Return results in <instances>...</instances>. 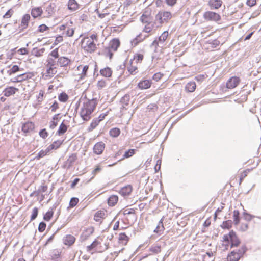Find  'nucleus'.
<instances>
[{
	"instance_id": "obj_1",
	"label": "nucleus",
	"mask_w": 261,
	"mask_h": 261,
	"mask_svg": "<svg viewBox=\"0 0 261 261\" xmlns=\"http://www.w3.org/2000/svg\"><path fill=\"white\" fill-rule=\"evenodd\" d=\"M240 244L241 241L236 232L231 230L228 234L223 235L219 247L222 251H226L229 248L238 247Z\"/></svg>"
},
{
	"instance_id": "obj_2",
	"label": "nucleus",
	"mask_w": 261,
	"mask_h": 261,
	"mask_svg": "<svg viewBox=\"0 0 261 261\" xmlns=\"http://www.w3.org/2000/svg\"><path fill=\"white\" fill-rule=\"evenodd\" d=\"M83 100L80 115L84 121H87L91 118V115L97 105V100L96 98L88 99L85 98Z\"/></svg>"
},
{
	"instance_id": "obj_3",
	"label": "nucleus",
	"mask_w": 261,
	"mask_h": 261,
	"mask_svg": "<svg viewBox=\"0 0 261 261\" xmlns=\"http://www.w3.org/2000/svg\"><path fill=\"white\" fill-rule=\"evenodd\" d=\"M113 237L112 234H109L107 232L103 233L98 236L94 241H97V246L99 247H102V244H103L104 247L102 248V251H105L108 249L110 245V241H111Z\"/></svg>"
},
{
	"instance_id": "obj_4",
	"label": "nucleus",
	"mask_w": 261,
	"mask_h": 261,
	"mask_svg": "<svg viewBox=\"0 0 261 261\" xmlns=\"http://www.w3.org/2000/svg\"><path fill=\"white\" fill-rule=\"evenodd\" d=\"M247 250L245 246H242L237 250H233L229 253L227 257V261H239Z\"/></svg>"
},
{
	"instance_id": "obj_5",
	"label": "nucleus",
	"mask_w": 261,
	"mask_h": 261,
	"mask_svg": "<svg viewBox=\"0 0 261 261\" xmlns=\"http://www.w3.org/2000/svg\"><path fill=\"white\" fill-rule=\"evenodd\" d=\"M120 44V41L117 38L113 39L109 43V47L105 49L106 56L111 59L113 56V51H116Z\"/></svg>"
},
{
	"instance_id": "obj_6",
	"label": "nucleus",
	"mask_w": 261,
	"mask_h": 261,
	"mask_svg": "<svg viewBox=\"0 0 261 261\" xmlns=\"http://www.w3.org/2000/svg\"><path fill=\"white\" fill-rule=\"evenodd\" d=\"M171 18L172 14L170 12L160 11L155 16V23L159 27L163 23L167 22Z\"/></svg>"
},
{
	"instance_id": "obj_7",
	"label": "nucleus",
	"mask_w": 261,
	"mask_h": 261,
	"mask_svg": "<svg viewBox=\"0 0 261 261\" xmlns=\"http://www.w3.org/2000/svg\"><path fill=\"white\" fill-rule=\"evenodd\" d=\"M82 45L84 50L89 53L94 51L96 48L94 41H91L88 37H85L82 41Z\"/></svg>"
},
{
	"instance_id": "obj_8",
	"label": "nucleus",
	"mask_w": 261,
	"mask_h": 261,
	"mask_svg": "<svg viewBox=\"0 0 261 261\" xmlns=\"http://www.w3.org/2000/svg\"><path fill=\"white\" fill-rule=\"evenodd\" d=\"M204 19L207 21L217 22L221 20L220 15L214 12L206 11L203 15Z\"/></svg>"
},
{
	"instance_id": "obj_9",
	"label": "nucleus",
	"mask_w": 261,
	"mask_h": 261,
	"mask_svg": "<svg viewBox=\"0 0 261 261\" xmlns=\"http://www.w3.org/2000/svg\"><path fill=\"white\" fill-rule=\"evenodd\" d=\"M107 211L105 209H102L97 211L94 215L93 219L97 222L101 223L103 220L107 217Z\"/></svg>"
},
{
	"instance_id": "obj_10",
	"label": "nucleus",
	"mask_w": 261,
	"mask_h": 261,
	"mask_svg": "<svg viewBox=\"0 0 261 261\" xmlns=\"http://www.w3.org/2000/svg\"><path fill=\"white\" fill-rule=\"evenodd\" d=\"M240 80L237 76H232L226 82V87L228 89H233L237 86L239 84Z\"/></svg>"
},
{
	"instance_id": "obj_11",
	"label": "nucleus",
	"mask_w": 261,
	"mask_h": 261,
	"mask_svg": "<svg viewBox=\"0 0 261 261\" xmlns=\"http://www.w3.org/2000/svg\"><path fill=\"white\" fill-rule=\"evenodd\" d=\"M34 128L35 125L33 122H27L22 124L21 130L24 133L28 134L32 133Z\"/></svg>"
},
{
	"instance_id": "obj_12",
	"label": "nucleus",
	"mask_w": 261,
	"mask_h": 261,
	"mask_svg": "<svg viewBox=\"0 0 261 261\" xmlns=\"http://www.w3.org/2000/svg\"><path fill=\"white\" fill-rule=\"evenodd\" d=\"M133 191V187L131 185H128L122 187L119 191V193L123 196H128Z\"/></svg>"
},
{
	"instance_id": "obj_13",
	"label": "nucleus",
	"mask_w": 261,
	"mask_h": 261,
	"mask_svg": "<svg viewBox=\"0 0 261 261\" xmlns=\"http://www.w3.org/2000/svg\"><path fill=\"white\" fill-rule=\"evenodd\" d=\"M94 228L93 227H89L85 229L82 234L81 235V238L83 240H86L94 232Z\"/></svg>"
},
{
	"instance_id": "obj_14",
	"label": "nucleus",
	"mask_w": 261,
	"mask_h": 261,
	"mask_svg": "<svg viewBox=\"0 0 261 261\" xmlns=\"http://www.w3.org/2000/svg\"><path fill=\"white\" fill-rule=\"evenodd\" d=\"M18 89L14 87L10 86L6 88L3 91V93L4 96L6 97L10 96L13 94H14Z\"/></svg>"
},
{
	"instance_id": "obj_15",
	"label": "nucleus",
	"mask_w": 261,
	"mask_h": 261,
	"mask_svg": "<svg viewBox=\"0 0 261 261\" xmlns=\"http://www.w3.org/2000/svg\"><path fill=\"white\" fill-rule=\"evenodd\" d=\"M75 240L76 239L73 236L68 234L64 237L63 243L65 245L70 246L74 243Z\"/></svg>"
},
{
	"instance_id": "obj_16",
	"label": "nucleus",
	"mask_w": 261,
	"mask_h": 261,
	"mask_svg": "<svg viewBox=\"0 0 261 261\" xmlns=\"http://www.w3.org/2000/svg\"><path fill=\"white\" fill-rule=\"evenodd\" d=\"M163 217L161 218L156 228L154 230V232L159 235L162 234L165 230V227L163 224Z\"/></svg>"
},
{
	"instance_id": "obj_17",
	"label": "nucleus",
	"mask_w": 261,
	"mask_h": 261,
	"mask_svg": "<svg viewBox=\"0 0 261 261\" xmlns=\"http://www.w3.org/2000/svg\"><path fill=\"white\" fill-rule=\"evenodd\" d=\"M222 4L221 0H209L208 2L211 9H218L221 6Z\"/></svg>"
},
{
	"instance_id": "obj_18",
	"label": "nucleus",
	"mask_w": 261,
	"mask_h": 261,
	"mask_svg": "<svg viewBox=\"0 0 261 261\" xmlns=\"http://www.w3.org/2000/svg\"><path fill=\"white\" fill-rule=\"evenodd\" d=\"M129 240V237L125 233H121L119 235L118 243L126 245Z\"/></svg>"
},
{
	"instance_id": "obj_19",
	"label": "nucleus",
	"mask_w": 261,
	"mask_h": 261,
	"mask_svg": "<svg viewBox=\"0 0 261 261\" xmlns=\"http://www.w3.org/2000/svg\"><path fill=\"white\" fill-rule=\"evenodd\" d=\"M30 19V16L29 14H26L23 16L21 22V26L19 27V28H22L21 29H20V31H22L23 29H25L28 27V22Z\"/></svg>"
},
{
	"instance_id": "obj_20",
	"label": "nucleus",
	"mask_w": 261,
	"mask_h": 261,
	"mask_svg": "<svg viewBox=\"0 0 261 261\" xmlns=\"http://www.w3.org/2000/svg\"><path fill=\"white\" fill-rule=\"evenodd\" d=\"M151 84V82L150 81L145 80L140 81L138 83V86L140 89H146L150 87Z\"/></svg>"
},
{
	"instance_id": "obj_21",
	"label": "nucleus",
	"mask_w": 261,
	"mask_h": 261,
	"mask_svg": "<svg viewBox=\"0 0 261 261\" xmlns=\"http://www.w3.org/2000/svg\"><path fill=\"white\" fill-rule=\"evenodd\" d=\"M79 5L75 0H69L68 2V8L69 10L74 11L78 9Z\"/></svg>"
},
{
	"instance_id": "obj_22",
	"label": "nucleus",
	"mask_w": 261,
	"mask_h": 261,
	"mask_svg": "<svg viewBox=\"0 0 261 261\" xmlns=\"http://www.w3.org/2000/svg\"><path fill=\"white\" fill-rule=\"evenodd\" d=\"M100 73L103 76L110 77L112 74V70L110 67H107L100 69Z\"/></svg>"
},
{
	"instance_id": "obj_23",
	"label": "nucleus",
	"mask_w": 261,
	"mask_h": 261,
	"mask_svg": "<svg viewBox=\"0 0 261 261\" xmlns=\"http://www.w3.org/2000/svg\"><path fill=\"white\" fill-rule=\"evenodd\" d=\"M70 62V60L65 57L59 58L58 63L61 67H65L68 65Z\"/></svg>"
},
{
	"instance_id": "obj_24",
	"label": "nucleus",
	"mask_w": 261,
	"mask_h": 261,
	"mask_svg": "<svg viewBox=\"0 0 261 261\" xmlns=\"http://www.w3.org/2000/svg\"><path fill=\"white\" fill-rule=\"evenodd\" d=\"M43 11L41 7H36L32 9L31 15L33 17L36 18L41 15Z\"/></svg>"
},
{
	"instance_id": "obj_25",
	"label": "nucleus",
	"mask_w": 261,
	"mask_h": 261,
	"mask_svg": "<svg viewBox=\"0 0 261 261\" xmlns=\"http://www.w3.org/2000/svg\"><path fill=\"white\" fill-rule=\"evenodd\" d=\"M168 36V31H164L161 36H160L157 39L159 42L160 43L161 47H163L164 46V43L165 41L167 39Z\"/></svg>"
},
{
	"instance_id": "obj_26",
	"label": "nucleus",
	"mask_w": 261,
	"mask_h": 261,
	"mask_svg": "<svg viewBox=\"0 0 261 261\" xmlns=\"http://www.w3.org/2000/svg\"><path fill=\"white\" fill-rule=\"evenodd\" d=\"M147 36H146V35L143 36L141 34H139L131 41L132 45H134V46L137 45L140 42H141L142 41H143L145 38V37H146Z\"/></svg>"
},
{
	"instance_id": "obj_27",
	"label": "nucleus",
	"mask_w": 261,
	"mask_h": 261,
	"mask_svg": "<svg viewBox=\"0 0 261 261\" xmlns=\"http://www.w3.org/2000/svg\"><path fill=\"white\" fill-rule=\"evenodd\" d=\"M130 100V96L129 94H125L121 99L120 102L122 103V106L123 109H126V106H128Z\"/></svg>"
},
{
	"instance_id": "obj_28",
	"label": "nucleus",
	"mask_w": 261,
	"mask_h": 261,
	"mask_svg": "<svg viewBox=\"0 0 261 261\" xmlns=\"http://www.w3.org/2000/svg\"><path fill=\"white\" fill-rule=\"evenodd\" d=\"M118 201V197L117 195H111L108 200V204L110 206H114Z\"/></svg>"
},
{
	"instance_id": "obj_29",
	"label": "nucleus",
	"mask_w": 261,
	"mask_h": 261,
	"mask_svg": "<svg viewBox=\"0 0 261 261\" xmlns=\"http://www.w3.org/2000/svg\"><path fill=\"white\" fill-rule=\"evenodd\" d=\"M143 23H146L148 24H150L152 21V18L149 14H147L146 12L144 13L140 18Z\"/></svg>"
},
{
	"instance_id": "obj_30",
	"label": "nucleus",
	"mask_w": 261,
	"mask_h": 261,
	"mask_svg": "<svg viewBox=\"0 0 261 261\" xmlns=\"http://www.w3.org/2000/svg\"><path fill=\"white\" fill-rule=\"evenodd\" d=\"M185 88L188 92H192L196 89V84L194 82H190L187 84Z\"/></svg>"
},
{
	"instance_id": "obj_31",
	"label": "nucleus",
	"mask_w": 261,
	"mask_h": 261,
	"mask_svg": "<svg viewBox=\"0 0 261 261\" xmlns=\"http://www.w3.org/2000/svg\"><path fill=\"white\" fill-rule=\"evenodd\" d=\"M54 211L53 208L49 210L43 216V219L46 221L50 220L54 215Z\"/></svg>"
},
{
	"instance_id": "obj_32",
	"label": "nucleus",
	"mask_w": 261,
	"mask_h": 261,
	"mask_svg": "<svg viewBox=\"0 0 261 261\" xmlns=\"http://www.w3.org/2000/svg\"><path fill=\"white\" fill-rule=\"evenodd\" d=\"M109 134L113 137H117L120 134V130L117 127L113 128L110 130Z\"/></svg>"
},
{
	"instance_id": "obj_33",
	"label": "nucleus",
	"mask_w": 261,
	"mask_h": 261,
	"mask_svg": "<svg viewBox=\"0 0 261 261\" xmlns=\"http://www.w3.org/2000/svg\"><path fill=\"white\" fill-rule=\"evenodd\" d=\"M67 129V126L63 122L60 125L59 128L57 131V134L59 135H61L64 134Z\"/></svg>"
},
{
	"instance_id": "obj_34",
	"label": "nucleus",
	"mask_w": 261,
	"mask_h": 261,
	"mask_svg": "<svg viewBox=\"0 0 261 261\" xmlns=\"http://www.w3.org/2000/svg\"><path fill=\"white\" fill-rule=\"evenodd\" d=\"M100 121L97 118H94V119H93L92 122L91 123V124L90 125L88 130L89 131H91L93 129H94L98 125V124L100 123Z\"/></svg>"
},
{
	"instance_id": "obj_35",
	"label": "nucleus",
	"mask_w": 261,
	"mask_h": 261,
	"mask_svg": "<svg viewBox=\"0 0 261 261\" xmlns=\"http://www.w3.org/2000/svg\"><path fill=\"white\" fill-rule=\"evenodd\" d=\"M49 151L48 149H46L45 150H41L36 156L33 158V160H39L40 158H42L45 156L47 153Z\"/></svg>"
},
{
	"instance_id": "obj_36",
	"label": "nucleus",
	"mask_w": 261,
	"mask_h": 261,
	"mask_svg": "<svg viewBox=\"0 0 261 261\" xmlns=\"http://www.w3.org/2000/svg\"><path fill=\"white\" fill-rule=\"evenodd\" d=\"M223 229H230L232 226V222L231 220H228L224 221L221 225Z\"/></svg>"
},
{
	"instance_id": "obj_37",
	"label": "nucleus",
	"mask_w": 261,
	"mask_h": 261,
	"mask_svg": "<svg viewBox=\"0 0 261 261\" xmlns=\"http://www.w3.org/2000/svg\"><path fill=\"white\" fill-rule=\"evenodd\" d=\"M240 213L238 210H234L233 212V222L236 225H237L240 222L239 218Z\"/></svg>"
},
{
	"instance_id": "obj_38",
	"label": "nucleus",
	"mask_w": 261,
	"mask_h": 261,
	"mask_svg": "<svg viewBox=\"0 0 261 261\" xmlns=\"http://www.w3.org/2000/svg\"><path fill=\"white\" fill-rule=\"evenodd\" d=\"M149 250L153 254H158L161 251V247L159 245H153L150 248Z\"/></svg>"
},
{
	"instance_id": "obj_39",
	"label": "nucleus",
	"mask_w": 261,
	"mask_h": 261,
	"mask_svg": "<svg viewBox=\"0 0 261 261\" xmlns=\"http://www.w3.org/2000/svg\"><path fill=\"white\" fill-rule=\"evenodd\" d=\"M79 202V199L78 198H77V197L71 198L70 200V202H69L68 208L74 207Z\"/></svg>"
},
{
	"instance_id": "obj_40",
	"label": "nucleus",
	"mask_w": 261,
	"mask_h": 261,
	"mask_svg": "<svg viewBox=\"0 0 261 261\" xmlns=\"http://www.w3.org/2000/svg\"><path fill=\"white\" fill-rule=\"evenodd\" d=\"M20 70V68L18 65H14L12 66L11 69L8 70L7 73L9 75L15 73Z\"/></svg>"
},
{
	"instance_id": "obj_41",
	"label": "nucleus",
	"mask_w": 261,
	"mask_h": 261,
	"mask_svg": "<svg viewBox=\"0 0 261 261\" xmlns=\"http://www.w3.org/2000/svg\"><path fill=\"white\" fill-rule=\"evenodd\" d=\"M135 150L133 149H129L125 151L122 160L132 156L135 154Z\"/></svg>"
},
{
	"instance_id": "obj_42",
	"label": "nucleus",
	"mask_w": 261,
	"mask_h": 261,
	"mask_svg": "<svg viewBox=\"0 0 261 261\" xmlns=\"http://www.w3.org/2000/svg\"><path fill=\"white\" fill-rule=\"evenodd\" d=\"M97 243H98V242H97V241H94L91 245L86 247L87 251L89 252L91 251L93 249L97 248Z\"/></svg>"
},
{
	"instance_id": "obj_43",
	"label": "nucleus",
	"mask_w": 261,
	"mask_h": 261,
	"mask_svg": "<svg viewBox=\"0 0 261 261\" xmlns=\"http://www.w3.org/2000/svg\"><path fill=\"white\" fill-rule=\"evenodd\" d=\"M68 96L67 94L64 92L61 93L58 97L59 100L61 102H65L68 100Z\"/></svg>"
},
{
	"instance_id": "obj_44",
	"label": "nucleus",
	"mask_w": 261,
	"mask_h": 261,
	"mask_svg": "<svg viewBox=\"0 0 261 261\" xmlns=\"http://www.w3.org/2000/svg\"><path fill=\"white\" fill-rule=\"evenodd\" d=\"M250 171V169H247L243 171L242 173H240V182L239 184H241L243 179L247 176L248 173Z\"/></svg>"
},
{
	"instance_id": "obj_45",
	"label": "nucleus",
	"mask_w": 261,
	"mask_h": 261,
	"mask_svg": "<svg viewBox=\"0 0 261 261\" xmlns=\"http://www.w3.org/2000/svg\"><path fill=\"white\" fill-rule=\"evenodd\" d=\"M38 208L36 207L33 208L32 213L31 216V221L35 220L38 216Z\"/></svg>"
},
{
	"instance_id": "obj_46",
	"label": "nucleus",
	"mask_w": 261,
	"mask_h": 261,
	"mask_svg": "<svg viewBox=\"0 0 261 261\" xmlns=\"http://www.w3.org/2000/svg\"><path fill=\"white\" fill-rule=\"evenodd\" d=\"M47 67H55V65L56 64V61L53 59V58H49L47 60Z\"/></svg>"
},
{
	"instance_id": "obj_47",
	"label": "nucleus",
	"mask_w": 261,
	"mask_h": 261,
	"mask_svg": "<svg viewBox=\"0 0 261 261\" xmlns=\"http://www.w3.org/2000/svg\"><path fill=\"white\" fill-rule=\"evenodd\" d=\"M39 136L43 139H45L47 137L48 134L45 128L41 129L39 132Z\"/></svg>"
},
{
	"instance_id": "obj_48",
	"label": "nucleus",
	"mask_w": 261,
	"mask_h": 261,
	"mask_svg": "<svg viewBox=\"0 0 261 261\" xmlns=\"http://www.w3.org/2000/svg\"><path fill=\"white\" fill-rule=\"evenodd\" d=\"M48 68L47 70V73L49 75H54L56 73V67H47Z\"/></svg>"
},
{
	"instance_id": "obj_49",
	"label": "nucleus",
	"mask_w": 261,
	"mask_h": 261,
	"mask_svg": "<svg viewBox=\"0 0 261 261\" xmlns=\"http://www.w3.org/2000/svg\"><path fill=\"white\" fill-rule=\"evenodd\" d=\"M46 227V225L44 222H40L38 226V231L40 232H43L45 230Z\"/></svg>"
},
{
	"instance_id": "obj_50",
	"label": "nucleus",
	"mask_w": 261,
	"mask_h": 261,
	"mask_svg": "<svg viewBox=\"0 0 261 261\" xmlns=\"http://www.w3.org/2000/svg\"><path fill=\"white\" fill-rule=\"evenodd\" d=\"M22 75V77L23 78V80H27L28 79H31L32 76H33V74L32 73L29 72V73H24L23 74H21Z\"/></svg>"
},
{
	"instance_id": "obj_51",
	"label": "nucleus",
	"mask_w": 261,
	"mask_h": 261,
	"mask_svg": "<svg viewBox=\"0 0 261 261\" xmlns=\"http://www.w3.org/2000/svg\"><path fill=\"white\" fill-rule=\"evenodd\" d=\"M163 76V74H161L160 72H158L155 73L153 76L152 79L155 80V81H159Z\"/></svg>"
},
{
	"instance_id": "obj_52",
	"label": "nucleus",
	"mask_w": 261,
	"mask_h": 261,
	"mask_svg": "<svg viewBox=\"0 0 261 261\" xmlns=\"http://www.w3.org/2000/svg\"><path fill=\"white\" fill-rule=\"evenodd\" d=\"M49 29V28L44 24H41L38 27V31L43 32Z\"/></svg>"
},
{
	"instance_id": "obj_53",
	"label": "nucleus",
	"mask_w": 261,
	"mask_h": 261,
	"mask_svg": "<svg viewBox=\"0 0 261 261\" xmlns=\"http://www.w3.org/2000/svg\"><path fill=\"white\" fill-rule=\"evenodd\" d=\"M158 46H161V45H160V42H159L157 38H156V39H155L153 42L152 43H151V44L150 45V47H154V49H156L157 48V47Z\"/></svg>"
},
{
	"instance_id": "obj_54",
	"label": "nucleus",
	"mask_w": 261,
	"mask_h": 261,
	"mask_svg": "<svg viewBox=\"0 0 261 261\" xmlns=\"http://www.w3.org/2000/svg\"><path fill=\"white\" fill-rule=\"evenodd\" d=\"M161 160H158L156 163V165L154 166V170L155 172H158L161 168Z\"/></svg>"
},
{
	"instance_id": "obj_55",
	"label": "nucleus",
	"mask_w": 261,
	"mask_h": 261,
	"mask_svg": "<svg viewBox=\"0 0 261 261\" xmlns=\"http://www.w3.org/2000/svg\"><path fill=\"white\" fill-rule=\"evenodd\" d=\"M97 85L99 89H101L106 86V82L105 80H100L97 82Z\"/></svg>"
},
{
	"instance_id": "obj_56",
	"label": "nucleus",
	"mask_w": 261,
	"mask_h": 261,
	"mask_svg": "<svg viewBox=\"0 0 261 261\" xmlns=\"http://www.w3.org/2000/svg\"><path fill=\"white\" fill-rule=\"evenodd\" d=\"M220 43V41L217 39L213 40L212 42H210V44L213 48L217 47L218 46H219Z\"/></svg>"
},
{
	"instance_id": "obj_57",
	"label": "nucleus",
	"mask_w": 261,
	"mask_h": 261,
	"mask_svg": "<svg viewBox=\"0 0 261 261\" xmlns=\"http://www.w3.org/2000/svg\"><path fill=\"white\" fill-rule=\"evenodd\" d=\"M143 58V56L142 54H137L135 56L134 60L136 61V62H141Z\"/></svg>"
},
{
	"instance_id": "obj_58",
	"label": "nucleus",
	"mask_w": 261,
	"mask_h": 261,
	"mask_svg": "<svg viewBox=\"0 0 261 261\" xmlns=\"http://www.w3.org/2000/svg\"><path fill=\"white\" fill-rule=\"evenodd\" d=\"M49 55L54 57L55 58H58L59 57L58 49L56 48L53 50L50 54Z\"/></svg>"
},
{
	"instance_id": "obj_59",
	"label": "nucleus",
	"mask_w": 261,
	"mask_h": 261,
	"mask_svg": "<svg viewBox=\"0 0 261 261\" xmlns=\"http://www.w3.org/2000/svg\"><path fill=\"white\" fill-rule=\"evenodd\" d=\"M63 37L62 36H60V35H58L56 38V39H55V41L54 42V45H57L58 44H59V43L63 41Z\"/></svg>"
},
{
	"instance_id": "obj_60",
	"label": "nucleus",
	"mask_w": 261,
	"mask_h": 261,
	"mask_svg": "<svg viewBox=\"0 0 261 261\" xmlns=\"http://www.w3.org/2000/svg\"><path fill=\"white\" fill-rule=\"evenodd\" d=\"M51 111L52 112H55L58 108V103L56 101H55L52 105L50 106Z\"/></svg>"
},
{
	"instance_id": "obj_61",
	"label": "nucleus",
	"mask_w": 261,
	"mask_h": 261,
	"mask_svg": "<svg viewBox=\"0 0 261 261\" xmlns=\"http://www.w3.org/2000/svg\"><path fill=\"white\" fill-rule=\"evenodd\" d=\"M101 170V168L100 167V165H97L95 169L92 171V174L94 176L96 175V174L98 172H99Z\"/></svg>"
},
{
	"instance_id": "obj_62",
	"label": "nucleus",
	"mask_w": 261,
	"mask_h": 261,
	"mask_svg": "<svg viewBox=\"0 0 261 261\" xmlns=\"http://www.w3.org/2000/svg\"><path fill=\"white\" fill-rule=\"evenodd\" d=\"M44 48H42L40 49L37 50L36 52H35V55L36 57H40L42 55L43 53L44 52Z\"/></svg>"
},
{
	"instance_id": "obj_63",
	"label": "nucleus",
	"mask_w": 261,
	"mask_h": 261,
	"mask_svg": "<svg viewBox=\"0 0 261 261\" xmlns=\"http://www.w3.org/2000/svg\"><path fill=\"white\" fill-rule=\"evenodd\" d=\"M13 13V11L12 10V9H10L5 13L3 17L5 18H10L12 15Z\"/></svg>"
},
{
	"instance_id": "obj_64",
	"label": "nucleus",
	"mask_w": 261,
	"mask_h": 261,
	"mask_svg": "<svg viewBox=\"0 0 261 261\" xmlns=\"http://www.w3.org/2000/svg\"><path fill=\"white\" fill-rule=\"evenodd\" d=\"M74 30L73 29H68L66 31V35L69 37H71L74 35Z\"/></svg>"
}]
</instances>
